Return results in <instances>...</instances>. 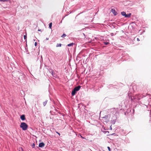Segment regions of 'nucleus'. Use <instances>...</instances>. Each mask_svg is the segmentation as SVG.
<instances>
[{"label":"nucleus","instance_id":"nucleus-23","mask_svg":"<svg viewBox=\"0 0 151 151\" xmlns=\"http://www.w3.org/2000/svg\"><path fill=\"white\" fill-rule=\"evenodd\" d=\"M49 40V38H46V40Z\"/></svg>","mask_w":151,"mask_h":151},{"label":"nucleus","instance_id":"nucleus-8","mask_svg":"<svg viewBox=\"0 0 151 151\" xmlns=\"http://www.w3.org/2000/svg\"><path fill=\"white\" fill-rule=\"evenodd\" d=\"M121 14L122 16H124L125 17L126 14V13L124 12H122L121 13Z\"/></svg>","mask_w":151,"mask_h":151},{"label":"nucleus","instance_id":"nucleus-15","mask_svg":"<svg viewBox=\"0 0 151 151\" xmlns=\"http://www.w3.org/2000/svg\"><path fill=\"white\" fill-rule=\"evenodd\" d=\"M19 151H24L22 148V147H19Z\"/></svg>","mask_w":151,"mask_h":151},{"label":"nucleus","instance_id":"nucleus-2","mask_svg":"<svg viewBox=\"0 0 151 151\" xmlns=\"http://www.w3.org/2000/svg\"><path fill=\"white\" fill-rule=\"evenodd\" d=\"M80 88H81V86H77L75 87L74 88V89L76 91H79L80 90Z\"/></svg>","mask_w":151,"mask_h":151},{"label":"nucleus","instance_id":"nucleus-9","mask_svg":"<svg viewBox=\"0 0 151 151\" xmlns=\"http://www.w3.org/2000/svg\"><path fill=\"white\" fill-rule=\"evenodd\" d=\"M62 46V44H57V45H56V47H61Z\"/></svg>","mask_w":151,"mask_h":151},{"label":"nucleus","instance_id":"nucleus-7","mask_svg":"<svg viewBox=\"0 0 151 151\" xmlns=\"http://www.w3.org/2000/svg\"><path fill=\"white\" fill-rule=\"evenodd\" d=\"M131 15V14L129 13L128 14H126L125 16V17H130Z\"/></svg>","mask_w":151,"mask_h":151},{"label":"nucleus","instance_id":"nucleus-5","mask_svg":"<svg viewBox=\"0 0 151 151\" xmlns=\"http://www.w3.org/2000/svg\"><path fill=\"white\" fill-rule=\"evenodd\" d=\"M21 119L22 120H24L25 119V116L24 115H21L20 117Z\"/></svg>","mask_w":151,"mask_h":151},{"label":"nucleus","instance_id":"nucleus-22","mask_svg":"<svg viewBox=\"0 0 151 151\" xmlns=\"http://www.w3.org/2000/svg\"><path fill=\"white\" fill-rule=\"evenodd\" d=\"M56 132L58 134L59 136H60V133H59L58 132Z\"/></svg>","mask_w":151,"mask_h":151},{"label":"nucleus","instance_id":"nucleus-26","mask_svg":"<svg viewBox=\"0 0 151 151\" xmlns=\"http://www.w3.org/2000/svg\"><path fill=\"white\" fill-rule=\"evenodd\" d=\"M38 31H41V30L40 29H38Z\"/></svg>","mask_w":151,"mask_h":151},{"label":"nucleus","instance_id":"nucleus-1","mask_svg":"<svg viewBox=\"0 0 151 151\" xmlns=\"http://www.w3.org/2000/svg\"><path fill=\"white\" fill-rule=\"evenodd\" d=\"M20 127L22 128L23 130H27L28 128V125L25 122H22L20 125Z\"/></svg>","mask_w":151,"mask_h":151},{"label":"nucleus","instance_id":"nucleus-13","mask_svg":"<svg viewBox=\"0 0 151 151\" xmlns=\"http://www.w3.org/2000/svg\"><path fill=\"white\" fill-rule=\"evenodd\" d=\"M111 110V111H114V110H115V111L116 112L117 111V110L115 108H112L111 109H110Z\"/></svg>","mask_w":151,"mask_h":151},{"label":"nucleus","instance_id":"nucleus-4","mask_svg":"<svg viewBox=\"0 0 151 151\" xmlns=\"http://www.w3.org/2000/svg\"><path fill=\"white\" fill-rule=\"evenodd\" d=\"M45 144L43 142H41L39 144V146L40 147H42L45 146Z\"/></svg>","mask_w":151,"mask_h":151},{"label":"nucleus","instance_id":"nucleus-20","mask_svg":"<svg viewBox=\"0 0 151 151\" xmlns=\"http://www.w3.org/2000/svg\"><path fill=\"white\" fill-rule=\"evenodd\" d=\"M37 45V43L36 42H35V46H36Z\"/></svg>","mask_w":151,"mask_h":151},{"label":"nucleus","instance_id":"nucleus-21","mask_svg":"<svg viewBox=\"0 0 151 151\" xmlns=\"http://www.w3.org/2000/svg\"><path fill=\"white\" fill-rule=\"evenodd\" d=\"M109 43L108 42L105 43L106 45H107L109 44Z\"/></svg>","mask_w":151,"mask_h":151},{"label":"nucleus","instance_id":"nucleus-3","mask_svg":"<svg viewBox=\"0 0 151 151\" xmlns=\"http://www.w3.org/2000/svg\"><path fill=\"white\" fill-rule=\"evenodd\" d=\"M111 12L113 13L114 15H116L117 14V12H116L114 9H111Z\"/></svg>","mask_w":151,"mask_h":151},{"label":"nucleus","instance_id":"nucleus-6","mask_svg":"<svg viewBox=\"0 0 151 151\" xmlns=\"http://www.w3.org/2000/svg\"><path fill=\"white\" fill-rule=\"evenodd\" d=\"M76 91L74 90V89L72 91L71 94L72 96H74L76 94Z\"/></svg>","mask_w":151,"mask_h":151},{"label":"nucleus","instance_id":"nucleus-17","mask_svg":"<svg viewBox=\"0 0 151 151\" xmlns=\"http://www.w3.org/2000/svg\"><path fill=\"white\" fill-rule=\"evenodd\" d=\"M31 146L33 147L34 148L35 146V144L34 143H33L32 145Z\"/></svg>","mask_w":151,"mask_h":151},{"label":"nucleus","instance_id":"nucleus-16","mask_svg":"<svg viewBox=\"0 0 151 151\" xmlns=\"http://www.w3.org/2000/svg\"><path fill=\"white\" fill-rule=\"evenodd\" d=\"M9 0H0V1H3V2H7Z\"/></svg>","mask_w":151,"mask_h":151},{"label":"nucleus","instance_id":"nucleus-27","mask_svg":"<svg viewBox=\"0 0 151 151\" xmlns=\"http://www.w3.org/2000/svg\"><path fill=\"white\" fill-rule=\"evenodd\" d=\"M105 118H106V117H103V118H104V119H105Z\"/></svg>","mask_w":151,"mask_h":151},{"label":"nucleus","instance_id":"nucleus-19","mask_svg":"<svg viewBox=\"0 0 151 151\" xmlns=\"http://www.w3.org/2000/svg\"><path fill=\"white\" fill-rule=\"evenodd\" d=\"M107 148H108L109 151H111V149L109 147H108Z\"/></svg>","mask_w":151,"mask_h":151},{"label":"nucleus","instance_id":"nucleus-14","mask_svg":"<svg viewBox=\"0 0 151 151\" xmlns=\"http://www.w3.org/2000/svg\"><path fill=\"white\" fill-rule=\"evenodd\" d=\"M66 35L65 34H63L61 36V37H66Z\"/></svg>","mask_w":151,"mask_h":151},{"label":"nucleus","instance_id":"nucleus-18","mask_svg":"<svg viewBox=\"0 0 151 151\" xmlns=\"http://www.w3.org/2000/svg\"><path fill=\"white\" fill-rule=\"evenodd\" d=\"M27 36L26 35H24V39H26L27 38Z\"/></svg>","mask_w":151,"mask_h":151},{"label":"nucleus","instance_id":"nucleus-25","mask_svg":"<svg viewBox=\"0 0 151 151\" xmlns=\"http://www.w3.org/2000/svg\"><path fill=\"white\" fill-rule=\"evenodd\" d=\"M81 137L82 138H83V139H84V138L83 137H82V136H81Z\"/></svg>","mask_w":151,"mask_h":151},{"label":"nucleus","instance_id":"nucleus-11","mask_svg":"<svg viewBox=\"0 0 151 151\" xmlns=\"http://www.w3.org/2000/svg\"><path fill=\"white\" fill-rule=\"evenodd\" d=\"M52 22H51V23H50L49 24V27L50 29H52Z\"/></svg>","mask_w":151,"mask_h":151},{"label":"nucleus","instance_id":"nucleus-12","mask_svg":"<svg viewBox=\"0 0 151 151\" xmlns=\"http://www.w3.org/2000/svg\"><path fill=\"white\" fill-rule=\"evenodd\" d=\"M47 101H46L43 102V104L44 106H45L47 104Z\"/></svg>","mask_w":151,"mask_h":151},{"label":"nucleus","instance_id":"nucleus-10","mask_svg":"<svg viewBox=\"0 0 151 151\" xmlns=\"http://www.w3.org/2000/svg\"><path fill=\"white\" fill-rule=\"evenodd\" d=\"M73 44H74V43H71L68 44V46L69 47L72 46H73Z\"/></svg>","mask_w":151,"mask_h":151},{"label":"nucleus","instance_id":"nucleus-24","mask_svg":"<svg viewBox=\"0 0 151 151\" xmlns=\"http://www.w3.org/2000/svg\"><path fill=\"white\" fill-rule=\"evenodd\" d=\"M137 41H139L140 40L138 38H137Z\"/></svg>","mask_w":151,"mask_h":151}]
</instances>
